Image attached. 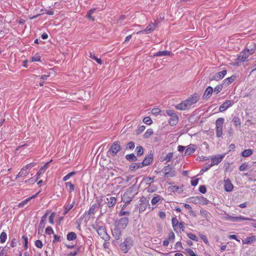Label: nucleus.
Here are the masks:
<instances>
[{
	"label": "nucleus",
	"instance_id": "obj_23",
	"mask_svg": "<svg viewBox=\"0 0 256 256\" xmlns=\"http://www.w3.org/2000/svg\"><path fill=\"white\" fill-rule=\"evenodd\" d=\"M231 106V101L230 100H226L220 106L219 110L220 112H223Z\"/></svg>",
	"mask_w": 256,
	"mask_h": 256
},
{
	"label": "nucleus",
	"instance_id": "obj_17",
	"mask_svg": "<svg viewBox=\"0 0 256 256\" xmlns=\"http://www.w3.org/2000/svg\"><path fill=\"white\" fill-rule=\"evenodd\" d=\"M51 161H52V160L50 162H47L46 163L44 164V166H43L40 168V170L38 172L36 176H35L36 178L34 180V182H36L38 180L41 174H44L45 172V171L48 168V166L49 164L50 163V162Z\"/></svg>",
	"mask_w": 256,
	"mask_h": 256
},
{
	"label": "nucleus",
	"instance_id": "obj_51",
	"mask_svg": "<svg viewBox=\"0 0 256 256\" xmlns=\"http://www.w3.org/2000/svg\"><path fill=\"white\" fill-rule=\"evenodd\" d=\"M62 238H63L61 236L56 234H54L52 243H55L56 242H61L62 241Z\"/></svg>",
	"mask_w": 256,
	"mask_h": 256
},
{
	"label": "nucleus",
	"instance_id": "obj_46",
	"mask_svg": "<svg viewBox=\"0 0 256 256\" xmlns=\"http://www.w3.org/2000/svg\"><path fill=\"white\" fill-rule=\"evenodd\" d=\"M134 146H135L134 142H130L126 144V147H125V150H132L134 148Z\"/></svg>",
	"mask_w": 256,
	"mask_h": 256
},
{
	"label": "nucleus",
	"instance_id": "obj_3",
	"mask_svg": "<svg viewBox=\"0 0 256 256\" xmlns=\"http://www.w3.org/2000/svg\"><path fill=\"white\" fill-rule=\"evenodd\" d=\"M120 142L118 140L114 142L107 152V156L110 157L116 156L118 153L122 150Z\"/></svg>",
	"mask_w": 256,
	"mask_h": 256
},
{
	"label": "nucleus",
	"instance_id": "obj_38",
	"mask_svg": "<svg viewBox=\"0 0 256 256\" xmlns=\"http://www.w3.org/2000/svg\"><path fill=\"white\" fill-rule=\"evenodd\" d=\"M180 222H178V220L176 217H174L172 220V228L174 231L177 230L178 228V224Z\"/></svg>",
	"mask_w": 256,
	"mask_h": 256
},
{
	"label": "nucleus",
	"instance_id": "obj_60",
	"mask_svg": "<svg viewBox=\"0 0 256 256\" xmlns=\"http://www.w3.org/2000/svg\"><path fill=\"white\" fill-rule=\"evenodd\" d=\"M199 192L202 194H205L206 192V188L204 185H200L198 188Z\"/></svg>",
	"mask_w": 256,
	"mask_h": 256
},
{
	"label": "nucleus",
	"instance_id": "obj_62",
	"mask_svg": "<svg viewBox=\"0 0 256 256\" xmlns=\"http://www.w3.org/2000/svg\"><path fill=\"white\" fill-rule=\"evenodd\" d=\"M30 201V200H28V198L25 199L23 201L21 202H20L18 204V206L19 208H23L24 206L27 204V203Z\"/></svg>",
	"mask_w": 256,
	"mask_h": 256
},
{
	"label": "nucleus",
	"instance_id": "obj_52",
	"mask_svg": "<svg viewBox=\"0 0 256 256\" xmlns=\"http://www.w3.org/2000/svg\"><path fill=\"white\" fill-rule=\"evenodd\" d=\"M142 121L148 125H150L152 123V120L150 116H146L144 118Z\"/></svg>",
	"mask_w": 256,
	"mask_h": 256
},
{
	"label": "nucleus",
	"instance_id": "obj_10",
	"mask_svg": "<svg viewBox=\"0 0 256 256\" xmlns=\"http://www.w3.org/2000/svg\"><path fill=\"white\" fill-rule=\"evenodd\" d=\"M190 200L192 202L196 204H202L206 205L210 202L209 200L202 196H193L190 198Z\"/></svg>",
	"mask_w": 256,
	"mask_h": 256
},
{
	"label": "nucleus",
	"instance_id": "obj_59",
	"mask_svg": "<svg viewBox=\"0 0 256 256\" xmlns=\"http://www.w3.org/2000/svg\"><path fill=\"white\" fill-rule=\"evenodd\" d=\"M130 212L129 211H124L123 210H121L120 212H118V216H130Z\"/></svg>",
	"mask_w": 256,
	"mask_h": 256
},
{
	"label": "nucleus",
	"instance_id": "obj_22",
	"mask_svg": "<svg viewBox=\"0 0 256 256\" xmlns=\"http://www.w3.org/2000/svg\"><path fill=\"white\" fill-rule=\"evenodd\" d=\"M224 156V154H220L212 158L211 164H212V166L219 164L222 161Z\"/></svg>",
	"mask_w": 256,
	"mask_h": 256
},
{
	"label": "nucleus",
	"instance_id": "obj_15",
	"mask_svg": "<svg viewBox=\"0 0 256 256\" xmlns=\"http://www.w3.org/2000/svg\"><path fill=\"white\" fill-rule=\"evenodd\" d=\"M123 231L124 230L120 228L114 226V228L112 231V236L116 240H118L120 238Z\"/></svg>",
	"mask_w": 256,
	"mask_h": 256
},
{
	"label": "nucleus",
	"instance_id": "obj_44",
	"mask_svg": "<svg viewBox=\"0 0 256 256\" xmlns=\"http://www.w3.org/2000/svg\"><path fill=\"white\" fill-rule=\"evenodd\" d=\"M65 185L66 187L69 188L68 192L70 193H71L74 190V185L71 182H66L65 183Z\"/></svg>",
	"mask_w": 256,
	"mask_h": 256
},
{
	"label": "nucleus",
	"instance_id": "obj_54",
	"mask_svg": "<svg viewBox=\"0 0 256 256\" xmlns=\"http://www.w3.org/2000/svg\"><path fill=\"white\" fill-rule=\"evenodd\" d=\"M22 239L24 240V247L25 250L28 248V238L26 236H22Z\"/></svg>",
	"mask_w": 256,
	"mask_h": 256
},
{
	"label": "nucleus",
	"instance_id": "obj_12",
	"mask_svg": "<svg viewBox=\"0 0 256 256\" xmlns=\"http://www.w3.org/2000/svg\"><path fill=\"white\" fill-rule=\"evenodd\" d=\"M117 202V199L114 196H112L110 194L106 196V199L105 203L109 208H112L114 207Z\"/></svg>",
	"mask_w": 256,
	"mask_h": 256
},
{
	"label": "nucleus",
	"instance_id": "obj_14",
	"mask_svg": "<svg viewBox=\"0 0 256 256\" xmlns=\"http://www.w3.org/2000/svg\"><path fill=\"white\" fill-rule=\"evenodd\" d=\"M198 100V96L197 94L195 93L194 94H192L188 99L186 100L184 102H186L188 106H190L197 102Z\"/></svg>",
	"mask_w": 256,
	"mask_h": 256
},
{
	"label": "nucleus",
	"instance_id": "obj_27",
	"mask_svg": "<svg viewBox=\"0 0 256 256\" xmlns=\"http://www.w3.org/2000/svg\"><path fill=\"white\" fill-rule=\"evenodd\" d=\"M256 241V236H252L246 238L244 240H242L243 244H251Z\"/></svg>",
	"mask_w": 256,
	"mask_h": 256
},
{
	"label": "nucleus",
	"instance_id": "obj_31",
	"mask_svg": "<svg viewBox=\"0 0 256 256\" xmlns=\"http://www.w3.org/2000/svg\"><path fill=\"white\" fill-rule=\"evenodd\" d=\"M125 158L128 161L130 162H136L138 160L137 157L134 154H126Z\"/></svg>",
	"mask_w": 256,
	"mask_h": 256
},
{
	"label": "nucleus",
	"instance_id": "obj_63",
	"mask_svg": "<svg viewBox=\"0 0 256 256\" xmlns=\"http://www.w3.org/2000/svg\"><path fill=\"white\" fill-rule=\"evenodd\" d=\"M32 62H41L40 57L38 54H36L32 58Z\"/></svg>",
	"mask_w": 256,
	"mask_h": 256
},
{
	"label": "nucleus",
	"instance_id": "obj_42",
	"mask_svg": "<svg viewBox=\"0 0 256 256\" xmlns=\"http://www.w3.org/2000/svg\"><path fill=\"white\" fill-rule=\"evenodd\" d=\"M74 203L75 201H74L72 204H67L64 206V214H66L74 207Z\"/></svg>",
	"mask_w": 256,
	"mask_h": 256
},
{
	"label": "nucleus",
	"instance_id": "obj_30",
	"mask_svg": "<svg viewBox=\"0 0 256 256\" xmlns=\"http://www.w3.org/2000/svg\"><path fill=\"white\" fill-rule=\"evenodd\" d=\"M169 124L172 126H176L178 122V116L177 115L172 116L168 120Z\"/></svg>",
	"mask_w": 256,
	"mask_h": 256
},
{
	"label": "nucleus",
	"instance_id": "obj_26",
	"mask_svg": "<svg viewBox=\"0 0 256 256\" xmlns=\"http://www.w3.org/2000/svg\"><path fill=\"white\" fill-rule=\"evenodd\" d=\"M171 52L168 50H163V51H158L156 53H154L153 55V57H158V56H170Z\"/></svg>",
	"mask_w": 256,
	"mask_h": 256
},
{
	"label": "nucleus",
	"instance_id": "obj_53",
	"mask_svg": "<svg viewBox=\"0 0 256 256\" xmlns=\"http://www.w3.org/2000/svg\"><path fill=\"white\" fill-rule=\"evenodd\" d=\"M46 214L44 215L42 218L39 224L40 227H44L46 224Z\"/></svg>",
	"mask_w": 256,
	"mask_h": 256
},
{
	"label": "nucleus",
	"instance_id": "obj_4",
	"mask_svg": "<svg viewBox=\"0 0 256 256\" xmlns=\"http://www.w3.org/2000/svg\"><path fill=\"white\" fill-rule=\"evenodd\" d=\"M133 246V240L132 237H127L124 242L120 244L121 250L124 253H127Z\"/></svg>",
	"mask_w": 256,
	"mask_h": 256
},
{
	"label": "nucleus",
	"instance_id": "obj_18",
	"mask_svg": "<svg viewBox=\"0 0 256 256\" xmlns=\"http://www.w3.org/2000/svg\"><path fill=\"white\" fill-rule=\"evenodd\" d=\"M227 71L226 70H222L221 72L216 73L212 78H210V80H222L226 74Z\"/></svg>",
	"mask_w": 256,
	"mask_h": 256
},
{
	"label": "nucleus",
	"instance_id": "obj_24",
	"mask_svg": "<svg viewBox=\"0 0 256 256\" xmlns=\"http://www.w3.org/2000/svg\"><path fill=\"white\" fill-rule=\"evenodd\" d=\"M196 150V146L194 144H190L188 146V148L186 149L184 153L185 156H189L193 153Z\"/></svg>",
	"mask_w": 256,
	"mask_h": 256
},
{
	"label": "nucleus",
	"instance_id": "obj_9",
	"mask_svg": "<svg viewBox=\"0 0 256 256\" xmlns=\"http://www.w3.org/2000/svg\"><path fill=\"white\" fill-rule=\"evenodd\" d=\"M139 202L140 203L136 205L134 209L136 210V209L139 208V212L142 213L146 210L149 204V201L144 196H142L140 198Z\"/></svg>",
	"mask_w": 256,
	"mask_h": 256
},
{
	"label": "nucleus",
	"instance_id": "obj_41",
	"mask_svg": "<svg viewBox=\"0 0 256 256\" xmlns=\"http://www.w3.org/2000/svg\"><path fill=\"white\" fill-rule=\"evenodd\" d=\"M82 248V245L78 246L76 248V250L70 252L68 254V256H76L78 254V252L81 251V250Z\"/></svg>",
	"mask_w": 256,
	"mask_h": 256
},
{
	"label": "nucleus",
	"instance_id": "obj_5",
	"mask_svg": "<svg viewBox=\"0 0 256 256\" xmlns=\"http://www.w3.org/2000/svg\"><path fill=\"white\" fill-rule=\"evenodd\" d=\"M94 229L97 232L98 234L104 241H108L110 240V236L108 234L105 226H98L94 228Z\"/></svg>",
	"mask_w": 256,
	"mask_h": 256
},
{
	"label": "nucleus",
	"instance_id": "obj_33",
	"mask_svg": "<svg viewBox=\"0 0 256 256\" xmlns=\"http://www.w3.org/2000/svg\"><path fill=\"white\" fill-rule=\"evenodd\" d=\"M89 54V57L90 58L95 60L100 64H102V60L100 58H97L94 52H90Z\"/></svg>",
	"mask_w": 256,
	"mask_h": 256
},
{
	"label": "nucleus",
	"instance_id": "obj_1",
	"mask_svg": "<svg viewBox=\"0 0 256 256\" xmlns=\"http://www.w3.org/2000/svg\"><path fill=\"white\" fill-rule=\"evenodd\" d=\"M255 48H252L250 49L246 48L235 59L234 62H232V65L234 66H238L242 62L248 61V56L255 52Z\"/></svg>",
	"mask_w": 256,
	"mask_h": 256
},
{
	"label": "nucleus",
	"instance_id": "obj_25",
	"mask_svg": "<svg viewBox=\"0 0 256 256\" xmlns=\"http://www.w3.org/2000/svg\"><path fill=\"white\" fill-rule=\"evenodd\" d=\"M236 78V76L233 75L229 78L224 79L222 81V84L224 85V86H228L232 84V82H234Z\"/></svg>",
	"mask_w": 256,
	"mask_h": 256
},
{
	"label": "nucleus",
	"instance_id": "obj_29",
	"mask_svg": "<svg viewBox=\"0 0 256 256\" xmlns=\"http://www.w3.org/2000/svg\"><path fill=\"white\" fill-rule=\"evenodd\" d=\"M185 102V100L182 101L181 103L176 104L175 106V108L180 110H184L186 109V108L188 106V104Z\"/></svg>",
	"mask_w": 256,
	"mask_h": 256
},
{
	"label": "nucleus",
	"instance_id": "obj_49",
	"mask_svg": "<svg viewBox=\"0 0 256 256\" xmlns=\"http://www.w3.org/2000/svg\"><path fill=\"white\" fill-rule=\"evenodd\" d=\"M9 247L8 246H4L2 250H1V252H0V256H8L7 254H8V249H9Z\"/></svg>",
	"mask_w": 256,
	"mask_h": 256
},
{
	"label": "nucleus",
	"instance_id": "obj_36",
	"mask_svg": "<svg viewBox=\"0 0 256 256\" xmlns=\"http://www.w3.org/2000/svg\"><path fill=\"white\" fill-rule=\"evenodd\" d=\"M253 150L252 149H246L244 150L241 154V156L242 157L246 158L251 156L253 153Z\"/></svg>",
	"mask_w": 256,
	"mask_h": 256
},
{
	"label": "nucleus",
	"instance_id": "obj_19",
	"mask_svg": "<svg viewBox=\"0 0 256 256\" xmlns=\"http://www.w3.org/2000/svg\"><path fill=\"white\" fill-rule=\"evenodd\" d=\"M213 91L214 89L212 86H208L204 92V94L202 97V99L207 100L211 96Z\"/></svg>",
	"mask_w": 256,
	"mask_h": 256
},
{
	"label": "nucleus",
	"instance_id": "obj_37",
	"mask_svg": "<svg viewBox=\"0 0 256 256\" xmlns=\"http://www.w3.org/2000/svg\"><path fill=\"white\" fill-rule=\"evenodd\" d=\"M135 151L136 153L137 156H140L144 153V149L141 146H137L136 148Z\"/></svg>",
	"mask_w": 256,
	"mask_h": 256
},
{
	"label": "nucleus",
	"instance_id": "obj_7",
	"mask_svg": "<svg viewBox=\"0 0 256 256\" xmlns=\"http://www.w3.org/2000/svg\"><path fill=\"white\" fill-rule=\"evenodd\" d=\"M129 222V218L128 216H124L122 218L118 220H116L114 225V226H117L118 228H120L124 230Z\"/></svg>",
	"mask_w": 256,
	"mask_h": 256
},
{
	"label": "nucleus",
	"instance_id": "obj_64",
	"mask_svg": "<svg viewBox=\"0 0 256 256\" xmlns=\"http://www.w3.org/2000/svg\"><path fill=\"white\" fill-rule=\"evenodd\" d=\"M173 156V153L172 152H169L168 154H166V157L164 158V160H166L167 162H170Z\"/></svg>",
	"mask_w": 256,
	"mask_h": 256
},
{
	"label": "nucleus",
	"instance_id": "obj_2",
	"mask_svg": "<svg viewBox=\"0 0 256 256\" xmlns=\"http://www.w3.org/2000/svg\"><path fill=\"white\" fill-rule=\"evenodd\" d=\"M137 192L134 190V186H132L126 189L124 192L122 200L126 204H129L137 194Z\"/></svg>",
	"mask_w": 256,
	"mask_h": 256
},
{
	"label": "nucleus",
	"instance_id": "obj_39",
	"mask_svg": "<svg viewBox=\"0 0 256 256\" xmlns=\"http://www.w3.org/2000/svg\"><path fill=\"white\" fill-rule=\"evenodd\" d=\"M232 122L234 123L235 126L240 128L241 126V122L240 118L238 116H234L232 118Z\"/></svg>",
	"mask_w": 256,
	"mask_h": 256
},
{
	"label": "nucleus",
	"instance_id": "obj_58",
	"mask_svg": "<svg viewBox=\"0 0 256 256\" xmlns=\"http://www.w3.org/2000/svg\"><path fill=\"white\" fill-rule=\"evenodd\" d=\"M45 232H46V234H47L48 235H50L54 233V232L51 226H48L46 228V230H45Z\"/></svg>",
	"mask_w": 256,
	"mask_h": 256
},
{
	"label": "nucleus",
	"instance_id": "obj_28",
	"mask_svg": "<svg viewBox=\"0 0 256 256\" xmlns=\"http://www.w3.org/2000/svg\"><path fill=\"white\" fill-rule=\"evenodd\" d=\"M143 165L142 164V162H134L130 164L129 166V168L131 170H138L139 168H143Z\"/></svg>",
	"mask_w": 256,
	"mask_h": 256
},
{
	"label": "nucleus",
	"instance_id": "obj_32",
	"mask_svg": "<svg viewBox=\"0 0 256 256\" xmlns=\"http://www.w3.org/2000/svg\"><path fill=\"white\" fill-rule=\"evenodd\" d=\"M76 234L74 232H70L66 235V239L68 241H72L76 240Z\"/></svg>",
	"mask_w": 256,
	"mask_h": 256
},
{
	"label": "nucleus",
	"instance_id": "obj_47",
	"mask_svg": "<svg viewBox=\"0 0 256 256\" xmlns=\"http://www.w3.org/2000/svg\"><path fill=\"white\" fill-rule=\"evenodd\" d=\"M187 236L190 239L194 241H195V242L198 241V238H197V236L195 234H194L192 233H191V232L188 233Z\"/></svg>",
	"mask_w": 256,
	"mask_h": 256
},
{
	"label": "nucleus",
	"instance_id": "obj_35",
	"mask_svg": "<svg viewBox=\"0 0 256 256\" xmlns=\"http://www.w3.org/2000/svg\"><path fill=\"white\" fill-rule=\"evenodd\" d=\"M163 200L160 196L156 194L152 198L151 202L152 204H156L159 202H162Z\"/></svg>",
	"mask_w": 256,
	"mask_h": 256
},
{
	"label": "nucleus",
	"instance_id": "obj_34",
	"mask_svg": "<svg viewBox=\"0 0 256 256\" xmlns=\"http://www.w3.org/2000/svg\"><path fill=\"white\" fill-rule=\"evenodd\" d=\"M28 174V170H26L25 168H22L20 171L18 173V174L16 176L15 180L18 179V178L21 176H26Z\"/></svg>",
	"mask_w": 256,
	"mask_h": 256
},
{
	"label": "nucleus",
	"instance_id": "obj_55",
	"mask_svg": "<svg viewBox=\"0 0 256 256\" xmlns=\"http://www.w3.org/2000/svg\"><path fill=\"white\" fill-rule=\"evenodd\" d=\"M186 252H187L188 256H198V255L190 248H186Z\"/></svg>",
	"mask_w": 256,
	"mask_h": 256
},
{
	"label": "nucleus",
	"instance_id": "obj_6",
	"mask_svg": "<svg viewBox=\"0 0 256 256\" xmlns=\"http://www.w3.org/2000/svg\"><path fill=\"white\" fill-rule=\"evenodd\" d=\"M224 120L222 118H218L216 122V136L218 138H220L223 134L222 126L224 123Z\"/></svg>",
	"mask_w": 256,
	"mask_h": 256
},
{
	"label": "nucleus",
	"instance_id": "obj_56",
	"mask_svg": "<svg viewBox=\"0 0 256 256\" xmlns=\"http://www.w3.org/2000/svg\"><path fill=\"white\" fill-rule=\"evenodd\" d=\"M172 188H173L174 191L180 194L181 192H183V188H182L183 186H182L180 187L174 186H173Z\"/></svg>",
	"mask_w": 256,
	"mask_h": 256
},
{
	"label": "nucleus",
	"instance_id": "obj_13",
	"mask_svg": "<svg viewBox=\"0 0 256 256\" xmlns=\"http://www.w3.org/2000/svg\"><path fill=\"white\" fill-rule=\"evenodd\" d=\"M102 200L101 199L100 200H98V204H93L88 211V216H89V218L92 215H93L95 214L96 210L97 208H101L102 207Z\"/></svg>",
	"mask_w": 256,
	"mask_h": 256
},
{
	"label": "nucleus",
	"instance_id": "obj_16",
	"mask_svg": "<svg viewBox=\"0 0 256 256\" xmlns=\"http://www.w3.org/2000/svg\"><path fill=\"white\" fill-rule=\"evenodd\" d=\"M153 152L152 151H150V154L146 156L143 161L142 162L143 166L150 165L153 161Z\"/></svg>",
	"mask_w": 256,
	"mask_h": 256
},
{
	"label": "nucleus",
	"instance_id": "obj_48",
	"mask_svg": "<svg viewBox=\"0 0 256 256\" xmlns=\"http://www.w3.org/2000/svg\"><path fill=\"white\" fill-rule=\"evenodd\" d=\"M75 174H76V172L74 171H73V172H72L68 173V174H67L66 176H65L63 178L62 180L64 182H66V180H69L70 178H71L72 176H74Z\"/></svg>",
	"mask_w": 256,
	"mask_h": 256
},
{
	"label": "nucleus",
	"instance_id": "obj_8",
	"mask_svg": "<svg viewBox=\"0 0 256 256\" xmlns=\"http://www.w3.org/2000/svg\"><path fill=\"white\" fill-rule=\"evenodd\" d=\"M162 172L165 178L174 177L176 176L174 168L170 164L164 166L162 169Z\"/></svg>",
	"mask_w": 256,
	"mask_h": 256
},
{
	"label": "nucleus",
	"instance_id": "obj_45",
	"mask_svg": "<svg viewBox=\"0 0 256 256\" xmlns=\"http://www.w3.org/2000/svg\"><path fill=\"white\" fill-rule=\"evenodd\" d=\"M7 238V234L6 232H2L0 235V242L4 243Z\"/></svg>",
	"mask_w": 256,
	"mask_h": 256
},
{
	"label": "nucleus",
	"instance_id": "obj_20",
	"mask_svg": "<svg viewBox=\"0 0 256 256\" xmlns=\"http://www.w3.org/2000/svg\"><path fill=\"white\" fill-rule=\"evenodd\" d=\"M156 24L151 23L149 24L143 31H140L138 32L136 34H139L143 32H146V33L148 34L151 32L154 31L156 29Z\"/></svg>",
	"mask_w": 256,
	"mask_h": 256
},
{
	"label": "nucleus",
	"instance_id": "obj_43",
	"mask_svg": "<svg viewBox=\"0 0 256 256\" xmlns=\"http://www.w3.org/2000/svg\"><path fill=\"white\" fill-rule=\"evenodd\" d=\"M154 133L153 130L152 128H148L146 132L144 134V138H148L152 136Z\"/></svg>",
	"mask_w": 256,
	"mask_h": 256
},
{
	"label": "nucleus",
	"instance_id": "obj_11",
	"mask_svg": "<svg viewBox=\"0 0 256 256\" xmlns=\"http://www.w3.org/2000/svg\"><path fill=\"white\" fill-rule=\"evenodd\" d=\"M226 219L229 220L232 222H240L242 220L255 221V220L250 218H246L244 216H234L226 214L225 216Z\"/></svg>",
	"mask_w": 256,
	"mask_h": 256
},
{
	"label": "nucleus",
	"instance_id": "obj_21",
	"mask_svg": "<svg viewBox=\"0 0 256 256\" xmlns=\"http://www.w3.org/2000/svg\"><path fill=\"white\" fill-rule=\"evenodd\" d=\"M224 188L227 192H232L234 188V186L228 178L224 180Z\"/></svg>",
	"mask_w": 256,
	"mask_h": 256
},
{
	"label": "nucleus",
	"instance_id": "obj_61",
	"mask_svg": "<svg viewBox=\"0 0 256 256\" xmlns=\"http://www.w3.org/2000/svg\"><path fill=\"white\" fill-rule=\"evenodd\" d=\"M175 238V235L174 233L171 231L169 234H168V240H169L170 242H174Z\"/></svg>",
	"mask_w": 256,
	"mask_h": 256
},
{
	"label": "nucleus",
	"instance_id": "obj_40",
	"mask_svg": "<svg viewBox=\"0 0 256 256\" xmlns=\"http://www.w3.org/2000/svg\"><path fill=\"white\" fill-rule=\"evenodd\" d=\"M96 10V9L95 8H92L87 12L86 17L92 21H94V18L92 16V14H94Z\"/></svg>",
	"mask_w": 256,
	"mask_h": 256
},
{
	"label": "nucleus",
	"instance_id": "obj_57",
	"mask_svg": "<svg viewBox=\"0 0 256 256\" xmlns=\"http://www.w3.org/2000/svg\"><path fill=\"white\" fill-rule=\"evenodd\" d=\"M36 162H31L28 164H27L26 166L23 167L24 168H25L26 170H30L32 167L36 166Z\"/></svg>",
	"mask_w": 256,
	"mask_h": 256
},
{
	"label": "nucleus",
	"instance_id": "obj_50",
	"mask_svg": "<svg viewBox=\"0 0 256 256\" xmlns=\"http://www.w3.org/2000/svg\"><path fill=\"white\" fill-rule=\"evenodd\" d=\"M224 86V85L222 84L217 85L214 88L213 92H216V94L219 93L222 90V88Z\"/></svg>",
	"mask_w": 256,
	"mask_h": 256
}]
</instances>
